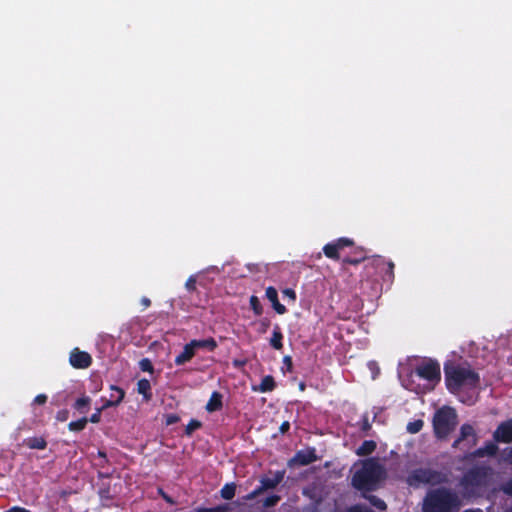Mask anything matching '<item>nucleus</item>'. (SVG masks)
<instances>
[{"label":"nucleus","mask_w":512,"mask_h":512,"mask_svg":"<svg viewBox=\"0 0 512 512\" xmlns=\"http://www.w3.org/2000/svg\"><path fill=\"white\" fill-rule=\"evenodd\" d=\"M386 476L385 467L377 458L371 457L362 461L361 467L352 476L351 484L363 494L373 492L379 488Z\"/></svg>","instance_id":"f257e3e1"},{"label":"nucleus","mask_w":512,"mask_h":512,"mask_svg":"<svg viewBox=\"0 0 512 512\" xmlns=\"http://www.w3.org/2000/svg\"><path fill=\"white\" fill-rule=\"evenodd\" d=\"M444 376L446 388L452 394L458 393L464 387L474 389L480 384L479 374L468 363L446 362Z\"/></svg>","instance_id":"f03ea898"},{"label":"nucleus","mask_w":512,"mask_h":512,"mask_svg":"<svg viewBox=\"0 0 512 512\" xmlns=\"http://www.w3.org/2000/svg\"><path fill=\"white\" fill-rule=\"evenodd\" d=\"M461 505V499L455 491L446 487H438L426 493L422 503V512H458Z\"/></svg>","instance_id":"7ed1b4c3"},{"label":"nucleus","mask_w":512,"mask_h":512,"mask_svg":"<svg viewBox=\"0 0 512 512\" xmlns=\"http://www.w3.org/2000/svg\"><path fill=\"white\" fill-rule=\"evenodd\" d=\"M491 475L492 469L490 466H475L463 475L460 485L469 495H475L479 490L489 485Z\"/></svg>","instance_id":"20e7f679"},{"label":"nucleus","mask_w":512,"mask_h":512,"mask_svg":"<svg viewBox=\"0 0 512 512\" xmlns=\"http://www.w3.org/2000/svg\"><path fill=\"white\" fill-rule=\"evenodd\" d=\"M457 424L456 410L450 406L439 408L433 416V430L435 437L446 439Z\"/></svg>","instance_id":"39448f33"},{"label":"nucleus","mask_w":512,"mask_h":512,"mask_svg":"<svg viewBox=\"0 0 512 512\" xmlns=\"http://www.w3.org/2000/svg\"><path fill=\"white\" fill-rule=\"evenodd\" d=\"M447 482L446 474L431 468L413 469L406 478L410 487L418 488L421 485H440Z\"/></svg>","instance_id":"423d86ee"},{"label":"nucleus","mask_w":512,"mask_h":512,"mask_svg":"<svg viewBox=\"0 0 512 512\" xmlns=\"http://www.w3.org/2000/svg\"><path fill=\"white\" fill-rule=\"evenodd\" d=\"M415 373L429 382L438 383L441 380L440 364L436 360L429 359L418 365L415 368Z\"/></svg>","instance_id":"0eeeda50"},{"label":"nucleus","mask_w":512,"mask_h":512,"mask_svg":"<svg viewBox=\"0 0 512 512\" xmlns=\"http://www.w3.org/2000/svg\"><path fill=\"white\" fill-rule=\"evenodd\" d=\"M110 389L112 391H115L117 392V397L116 399H114V394H110V399H108L102 407L98 408L96 410L95 413H93L90 418L88 419V422H91V423H99L100 420H101V413L104 409H107L109 407H115V406H118L124 399L125 397V391L118 387V386H115V385H112L110 387Z\"/></svg>","instance_id":"6e6552de"},{"label":"nucleus","mask_w":512,"mask_h":512,"mask_svg":"<svg viewBox=\"0 0 512 512\" xmlns=\"http://www.w3.org/2000/svg\"><path fill=\"white\" fill-rule=\"evenodd\" d=\"M354 246V241L347 237H341L337 240L327 243L323 247V253L325 256L332 260H339L340 259V251L343 250L346 247H352Z\"/></svg>","instance_id":"1a4fd4ad"},{"label":"nucleus","mask_w":512,"mask_h":512,"mask_svg":"<svg viewBox=\"0 0 512 512\" xmlns=\"http://www.w3.org/2000/svg\"><path fill=\"white\" fill-rule=\"evenodd\" d=\"M318 457L316 455L315 448H307L305 450H299L295 453V455L290 458L287 462L289 467L298 466H307L311 463L317 461Z\"/></svg>","instance_id":"9d476101"},{"label":"nucleus","mask_w":512,"mask_h":512,"mask_svg":"<svg viewBox=\"0 0 512 512\" xmlns=\"http://www.w3.org/2000/svg\"><path fill=\"white\" fill-rule=\"evenodd\" d=\"M69 362L76 369H86L92 364V357L89 353L74 348L70 353Z\"/></svg>","instance_id":"9b49d317"},{"label":"nucleus","mask_w":512,"mask_h":512,"mask_svg":"<svg viewBox=\"0 0 512 512\" xmlns=\"http://www.w3.org/2000/svg\"><path fill=\"white\" fill-rule=\"evenodd\" d=\"M498 446L496 442L494 441H488L485 443L483 447H480L468 454L465 455V459L468 461H472L476 458H483V457H494L498 453Z\"/></svg>","instance_id":"f8f14e48"},{"label":"nucleus","mask_w":512,"mask_h":512,"mask_svg":"<svg viewBox=\"0 0 512 512\" xmlns=\"http://www.w3.org/2000/svg\"><path fill=\"white\" fill-rule=\"evenodd\" d=\"M493 439L498 443L512 442V419L501 422L493 433Z\"/></svg>","instance_id":"ddd939ff"},{"label":"nucleus","mask_w":512,"mask_h":512,"mask_svg":"<svg viewBox=\"0 0 512 512\" xmlns=\"http://www.w3.org/2000/svg\"><path fill=\"white\" fill-rule=\"evenodd\" d=\"M285 474L286 471L283 469L275 471L272 478L266 476L261 477L260 485L264 491L274 489L283 481Z\"/></svg>","instance_id":"4468645a"},{"label":"nucleus","mask_w":512,"mask_h":512,"mask_svg":"<svg viewBox=\"0 0 512 512\" xmlns=\"http://www.w3.org/2000/svg\"><path fill=\"white\" fill-rule=\"evenodd\" d=\"M266 298L271 302L273 309L280 315L287 312L286 307L279 302L278 292L275 287L269 286L265 291Z\"/></svg>","instance_id":"2eb2a0df"},{"label":"nucleus","mask_w":512,"mask_h":512,"mask_svg":"<svg viewBox=\"0 0 512 512\" xmlns=\"http://www.w3.org/2000/svg\"><path fill=\"white\" fill-rule=\"evenodd\" d=\"M196 354L195 349L193 346H191V343H187L183 347V351L175 357V364L177 366L184 365L185 363L189 362Z\"/></svg>","instance_id":"dca6fc26"},{"label":"nucleus","mask_w":512,"mask_h":512,"mask_svg":"<svg viewBox=\"0 0 512 512\" xmlns=\"http://www.w3.org/2000/svg\"><path fill=\"white\" fill-rule=\"evenodd\" d=\"M473 437V445L476 444L477 437L475 434V430L472 425L470 424H463L460 428V435L459 437L453 442L452 446L457 447L462 441L467 439L468 437Z\"/></svg>","instance_id":"f3484780"},{"label":"nucleus","mask_w":512,"mask_h":512,"mask_svg":"<svg viewBox=\"0 0 512 512\" xmlns=\"http://www.w3.org/2000/svg\"><path fill=\"white\" fill-rule=\"evenodd\" d=\"M222 399H223V395L218 391H214L211 394V396L205 406L206 411L209 413H212V412L221 410L223 407Z\"/></svg>","instance_id":"a211bd4d"},{"label":"nucleus","mask_w":512,"mask_h":512,"mask_svg":"<svg viewBox=\"0 0 512 512\" xmlns=\"http://www.w3.org/2000/svg\"><path fill=\"white\" fill-rule=\"evenodd\" d=\"M191 346L195 349H207L208 351H214L218 344L213 337H209L206 339H193L190 341Z\"/></svg>","instance_id":"6ab92c4d"},{"label":"nucleus","mask_w":512,"mask_h":512,"mask_svg":"<svg viewBox=\"0 0 512 512\" xmlns=\"http://www.w3.org/2000/svg\"><path fill=\"white\" fill-rule=\"evenodd\" d=\"M367 258L366 252L362 248H354L351 255L342 259L343 264L358 265Z\"/></svg>","instance_id":"aec40b11"},{"label":"nucleus","mask_w":512,"mask_h":512,"mask_svg":"<svg viewBox=\"0 0 512 512\" xmlns=\"http://www.w3.org/2000/svg\"><path fill=\"white\" fill-rule=\"evenodd\" d=\"M270 345L275 350H281L283 348V333L278 324H275L272 336L270 338Z\"/></svg>","instance_id":"412c9836"},{"label":"nucleus","mask_w":512,"mask_h":512,"mask_svg":"<svg viewBox=\"0 0 512 512\" xmlns=\"http://www.w3.org/2000/svg\"><path fill=\"white\" fill-rule=\"evenodd\" d=\"M276 383L274 377L271 375H266L262 378L261 383L258 388H254L255 391H259L261 393L271 392L275 389Z\"/></svg>","instance_id":"4be33fe9"},{"label":"nucleus","mask_w":512,"mask_h":512,"mask_svg":"<svg viewBox=\"0 0 512 512\" xmlns=\"http://www.w3.org/2000/svg\"><path fill=\"white\" fill-rule=\"evenodd\" d=\"M24 445L30 449L43 450L47 447V441L44 437H29L24 440Z\"/></svg>","instance_id":"5701e85b"},{"label":"nucleus","mask_w":512,"mask_h":512,"mask_svg":"<svg viewBox=\"0 0 512 512\" xmlns=\"http://www.w3.org/2000/svg\"><path fill=\"white\" fill-rule=\"evenodd\" d=\"M377 444L374 440H365L362 444L356 449V455L358 456H368L372 454L376 450Z\"/></svg>","instance_id":"b1692460"},{"label":"nucleus","mask_w":512,"mask_h":512,"mask_svg":"<svg viewBox=\"0 0 512 512\" xmlns=\"http://www.w3.org/2000/svg\"><path fill=\"white\" fill-rule=\"evenodd\" d=\"M90 404L91 398L89 396L84 395L75 401L73 407L78 412L85 414L88 412Z\"/></svg>","instance_id":"393cba45"},{"label":"nucleus","mask_w":512,"mask_h":512,"mask_svg":"<svg viewBox=\"0 0 512 512\" xmlns=\"http://www.w3.org/2000/svg\"><path fill=\"white\" fill-rule=\"evenodd\" d=\"M137 391L139 394H142L145 399L149 400L151 398V384L148 379H140L137 382Z\"/></svg>","instance_id":"a878e982"},{"label":"nucleus","mask_w":512,"mask_h":512,"mask_svg":"<svg viewBox=\"0 0 512 512\" xmlns=\"http://www.w3.org/2000/svg\"><path fill=\"white\" fill-rule=\"evenodd\" d=\"M236 484L234 482L226 483L220 490V495L225 500H231L235 496Z\"/></svg>","instance_id":"bb28decb"},{"label":"nucleus","mask_w":512,"mask_h":512,"mask_svg":"<svg viewBox=\"0 0 512 512\" xmlns=\"http://www.w3.org/2000/svg\"><path fill=\"white\" fill-rule=\"evenodd\" d=\"M87 423H88V418L82 417L76 421H71L68 424V428L70 431L79 432V431H82L83 429H85Z\"/></svg>","instance_id":"cd10ccee"},{"label":"nucleus","mask_w":512,"mask_h":512,"mask_svg":"<svg viewBox=\"0 0 512 512\" xmlns=\"http://www.w3.org/2000/svg\"><path fill=\"white\" fill-rule=\"evenodd\" d=\"M363 496L371 503V505H373L377 509H379L381 511L386 510L387 505H386L385 501L382 500L381 498H379L375 495H365V493L363 494Z\"/></svg>","instance_id":"c85d7f7f"},{"label":"nucleus","mask_w":512,"mask_h":512,"mask_svg":"<svg viewBox=\"0 0 512 512\" xmlns=\"http://www.w3.org/2000/svg\"><path fill=\"white\" fill-rule=\"evenodd\" d=\"M249 305L252 311L256 316H260L263 313V307L259 300V298L255 295H252L249 299Z\"/></svg>","instance_id":"c756f323"},{"label":"nucleus","mask_w":512,"mask_h":512,"mask_svg":"<svg viewBox=\"0 0 512 512\" xmlns=\"http://www.w3.org/2000/svg\"><path fill=\"white\" fill-rule=\"evenodd\" d=\"M202 427V422L197 419H191L189 423L185 427V435L190 437L194 433L195 430H198Z\"/></svg>","instance_id":"7c9ffc66"},{"label":"nucleus","mask_w":512,"mask_h":512,"mask_svg":"<svg viewBox=\"0 0 512 512\" xmlns=\"http://www.w3.org/2000/svg\"><path fill=\"white\" fill-rule=\"evenodd\" d=\"M424 421L421 419L414 420L407 424L406 430L411 434H416L422 430Z\"/></svg>","instance_id":"2f4dec72"},{"label":"nucleus","mask_w":512,"mask_h":512,"mask_svg":"<svg viewBox=\"0 0 512 512\" xmlns=\"http://www.w3.org/2000/svg\"><path fill=\"white\" fill-rule=\"evenodd\" d=\"M281 500V497L279 495L273 494L265 498L263 501V506L266 508L274 507L276 506L279 501Z\"/></svg>","instance_id":"473e14b6"},{"label":"nucleus","mask_w":512,"mask_h":512,"mask_svg":"<svg viewBox=\"0 0 512 512\" xmlns=\"http://www.w3.org/2000/svg\"><path fill=\"white\" fill-rule=\"evenodd\" d=\"M139 367L143 372L152 373L154 368L152 362L148 358H143L139 362Z\"/></svg>","instance_id":"72a5a7b5"},{"label":"nucleus","mask_w":512,"mask_h":512,"mask_svg":"<svg viewBox=\"0 0 512 512\" xmlns=\"http://www.w3.org/2000/svg\"><path fill=\"white\" fill-rule=\"evenodd\" d=\"M345 512H374V511L365 505L355 504V505L349 507Z\"/></svg>","instance_id":"f704fd0d"},{"label":"nucleus","mask_w":512,"mask_h":512,"mask_svg":"<svg viewBox=\"0 0 512 512\" xmlns=\"http://www.w3.org/2000/svg\"><path fill=\"white\" fill-rule=\"evenodd\" d=\"M264 492V489L262 488V486H258L257 488H255L253 491H251L249 494H247L244 499L245 500H253L255 499L256 497H258L260 494H262Z\"/></svg>","instance_id":"c9c22d12"},{"label":"nucleus","mask_w":512,"mask_h":512,"mask_svg":"<svg viewBox=\"0 0 512 512\" xmlns=\"http://www.w3.org/2000/svg\"><path fill=\"white\" fill-rule=\"evenodd\" d=\"M180 421V417L177 414L171 413L166 415L165 424L167 426L176 424Z\"/></svg>","instance_id":"e433bc0d"},{"label":"nucleus","mask_w":512,"mask_h":512,"mask_svg":"<svg viewBox=\"0 0 512 512\" xmlns=\"http://www.w3.org/2000/svg\"><path fill=\"white\" fill-rule=\"evenodd\" d=\"M386 265H387V270H386V272H385V275L388 277V279H389L390 281H393V279H394V268H395V265H394V263H393L392 261H388V262L386 263Z\"/></svg>","instance_id":"4c0bfd02"},{"label":"nucleus","mask_w":512,"mask_h":512,"mask_svg":"<svg viewBox=\"0 0 512 512\" xmlns=\"http://www.w3.org/2000/svg\"><path fill=\"white\" fill-rule=\"evenodd\" d=\"M501 490L504 494L512 497V478L502 485Z\"/></svg>","instance_id":"58836bf2"},{"label":"nucleus","mask_w":512,"mask_h":512,"mask_svg":"<svg viewBox=\"0 0 512 512\" xmlns=\"http://www.w3.org/2000/svg\"><path fill=\"white\" fill-rule=\"evenodd\" d=\"M69 417V411L67 409L59 410L56 414V420L59 422H64Z\"/></svg>","instance_id":"ea45409f"},{"label":"nucleus","mask_w":512,"mask_h":512,"mask_svg":"<svg viewBox=\"0 0 512 512\" xmlns=\"http://www.w3.org/2000/svg\"><path fill=\"white\" fill-rule=\"evenodd\" d=\"M185 287L188 291H194L196 290V279L194 276H190L186 283H185Z\"/></svg>","instance_id":"a19ab883"},{"label":"nucleus","mask_w":512,"mask_h":512,"mask_svg":"<svg viewBox=\"0 0 512 512\" xmlns=\"http://www.w3.org/2000/svg\"><path fill=\"white\" fill-rule=\"evenodd\" d=\"M371 424L369 422L368 416L365 415L361 420V430L363 432H368L371 429Z\"/></svg>","instance_id":"79ce46f5"},{"label":"nucleus","mask_w":512,"mask_h":512,"mask_svg":"<svg viewBox=\"0 0 512 512\" xmlns=\"http://www.w3.org/2000/svg\"><path fill=\"white\" fill-rule=\"evenodd\" d=\"M283 364L284 366L286 367V370L288 372H292V369H293V362H292V358L290 356H284L283 358Z\"/></svg>","instance_id":"37998d69"},{"label":"nucleus","mask_w":512,"mask_h":512,"mask_svg":"<svg viewBox=\"0 0 512 512\" xmlns=\"http://www.w3.org/2000/svg\"><path fill=\"white\" fill-rule=\"evenodd\" d=\"M230 508L228 504H221L215 507H211V512H229Z\"/></svg>","instance_id":"c03bdc74"},{"label":"nucleus","mask_w":512,"mask_h":512,"mask_svg":"<svg viewBox=\"0 0 512 512\" xmlns=\"http://www.w3.org/2000/svg\"><path fill=\"white\" fill-rule=\"evenodd\" d=\"M47 402V396L45 394H39L34 398V403L43 405Z\"/></svg>","instance_id":"a18cd8bd"},{"label":"nucleus","mask_w":512,"mask_h":512,"mask_svg":"<svg viewBox=\"0 0 512 512\" xmlns=\"http://www.w3.org/2000/svg\"><path fill=\"white\" fill-rule=\"evenodd\" d=\"M283 294L289 298H291L293 301L296 300V293L293 289L291 288H286L285 290H283Z\"/></svg>","instance_id":"49530a36"},{"label":"nucleus","mask_w":512,"mask_h":512,"mask_svg":"<svg viewBox=\"0 0 512 512\" xmlns=\"http://www.w3.org/2000/svg\"><path fill=\"white\" fill-rule=\"evenodd\" d=\"M289 429H290L289 421L282 422V424L279 427V431H280L281 434L287 433L289 431Z\"/></svg>","instance_id":"de8ad7c7"},{"label":"nucleus","mask_w":512,"mask_h":512,"mask_svg":"<svg viewBox=\"0 0 512 512\" xmlns=\"http://www.w3.org/2000/svg\"><path fill=\"white\" fill-rule=\"evenodd\" d=\"M269 326H270V320L267 318H264L261 321V332L265 333L267 331V329L269 328Z\"/></svg>","instance_id":"09e8293b"},{"label":"nucleus","mask_w":512,"mask_h":512,"mask_svg":"<svg viewBox=\"0 0 512 512\" xmlns=\"http://www.w3.org/2000/svg\"><path fill=\"white\" fill-rule=\"evenodd\" d=\"M6 512H30V511L23 507L14 506V507L8 509Z\"/></svg>","instance_id":"8fccbe9b"},{"label":"nucleus","mask_w":512,"mask_h":512,"mask_svg":"<svg viewBox=\"0 0 512 512\" xmlns=\"http://www.w3.org/2000/svg\"><path fill=\"white\" fill-rule=\"evenodd\" d=\"M141 304H142L145 308H147V307H149V306L151 305V301H150V299H149V298H147V297H143V298L141 299Z\"/></svg>","instance_id":"3c124183"},{"label":"nucleus","mask_w":512,"mask_h":512,"mask_svg":"<svg viewBox=\"0 0 512 512\" xmlns=\"http://www.w3.org/2000/svg\"><path fill=\"white\" fill-rule=\"evenodd\" d=\"M160 494L162 495V497L165 499V501H167L168 503H173V500L168 496L166 495L162 489L159 490Z\"/></svg>","instance_id":"603ef678"},{"label":"nucleus","mask_w":512,"mask_h":512,"mask_svg":"<svg viewBox=\"0 0 512 512\" xmlns=\"http://www.w3.org/2000/svg\"><path fill=\"white\" fill-rule=\"evenodd\" d=\"M194 512H211V508L198 507L194 510Z\"/></svg>","instance_id":"864d4df0"},{"label":"nucleus","mask_w":512,"mask_h":512,"mask_svg":"<svg viewBox=\"0 0 512 512\" xmlns=\"http://www.w3.org/2000/svg\"><path fill=\"white\" fill-rule=\"evenodd\" d=\"M463 512H483V511L479 508H476V509H466Z\"/></svg>","instance_id":"5fc2aeb1"},{"label":"nucleus","mask_w":512,"mask_h":512,"mask_svg":"<svg viewBox=\"0 0 512 512\" xmlns=\"http://www.w3.org/2000/svg\"><path fill=\"white\" fill-rule=\"evenodd\" d=\"M374 261L377 262L378 266L380 265V263H385L384 259L381 257H377Z\"/></svg>","instance_id":"6e6d98bb"},{"label":"nucleus","mask_w":512,"mask_h":512,"mask_svg":"<svg viewBox=\"0 0 512 512\" xmlns=\"http://www.w3.org/2000/svg\"><path fill=\"white\" fill-rule=\"evenodd\" d=\"M509 458H510V461H511V463H512V448H511V449H510V451H509Z\"/></svg>","instance_id":"4d7b16f0"},{"label":"nucleus","mask_w":512,"mask_h":512,"mask_svg":"<svg viewBox=\"0 0 512 512\" xmlns=\"http://www.w3.org/2000/svg\"><path fill=\"white\" fill-rule=\"evenodd\" d=\"M112 393L114 394V399H116V397H117V392H115V391H112V390H111V394H112Z\"/></svg>","instance_id":"13d9d810"},{"label":"nucleus","mask_w":512,"mask_h":512,"mask_svg":"<svg viewBox=\"0 0 512 512\" xmlns=\"http://www.w3.org/2000/svg\"><path fill=\"white\" fill-rule=\"evenodd\" d=\"M304 387H305L304 383H301V384H300V389H301V390H304Z\"/></svg>","instance_id":"bf43d9fd"},{"label":"nucleus","mask_w":512,"mask_h":512,"mask_svg":"<svg viewBox=\"0 0 512 512\" xmlns=\"http://www.w3.org/2000/svg\"><path fill=\"white\" fill-rule=\"evenodd\" d=\"M509 512H512V507L510 508V511Z\"/></svg>","instance_id":"052dcab7"}]
</instances>
